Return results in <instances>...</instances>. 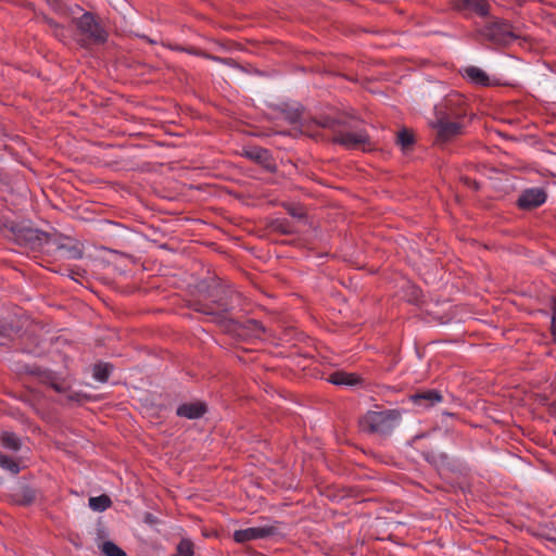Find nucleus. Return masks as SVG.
<instances>
[{
    "label": "nucleus",
    "mask_w": 556,
    "mask_h": 556,
    "mask_svg": "<svg viewBox=\"0 0 556 556\" xmlns=\"http://www.w3.org/2000/svg\"><path fill=\"white\" fill-rule=\"evenodd\" d=\"M17 502L23 505H28L35 500V492L29 488H23L18 494Z\"/></svg>",
    "instance_id": "b1692460"
},
{
    "label": "nucleus",
    "mask_w": 556,
    "mask_h": 556,
    "mask_svg": "<svg viewBox=\"0 0 556 556\" xmlns=\"http://www.w3.org/2000/svg\"><path fill=\"white\" fill-rule=\"evenodd\" d=\"M0 228L8 238L13 239L20 245H25L30 249H40L50 241L48 233L12 220L4 222Z\"/></svg>",
    "instance_id": "7ed1b4c3"
},
{
    "label": "nucleus",
    "mask_w": 556,
    "mask_h": 556,
    "mask_svg": "<svg viewBox=\"0 0 556 556\" xmlns=\"http://www.w3.org/2000/svg\"><path fill=\"white\" fill-rule=\"evenodd\" d=\"M51 388L59 393H65L67 390V388L63 383L56 381L51 382Z\"/></svg>",
    "instance_id": "c756f323"
},
{
    "label": "nucleus",
    "mask_w": 556,
    "mask_h": 556,
    "mask_svg": "<svg viewBox=\"0 0 556 556\" xmlns=\"http://www.w3.org/2000/svg\"><path fill=\"white\" fill-rule=\"evenodd\" d=\"M480 34L488 40L497 45H508L518 38L511 26L504 21L493 20L489 22Z\"/></svg>",
    "instance_id": "423d86ee"
},
{
    "label": "nucleus",
    "mask_w": 556,
    "mask_h": 556,
    "mask_svg": "<svg viewBox=\"0 0 556 556\" xmlns=\"http://www.w3.org/2000/svg\"><path fill=\"white\" fill-rule=\"evenodd\" d=\"M67 252L71 255V257H73V258L80 257V251L78 249H76V248H68Z\"/></svg>",
    "instance_id": "2f4dec72"
},
{
    "label": "nucleus",
    "mask_w": 556,
    "mask_h": 556,
    "mask_svg": "<svg viewBox=\"0 0 556 556\" xmlns=\"http://www.w3.org/2000/svg\"><path fill=\"white\" fill-rule=\"evenodd\" d=\"M546 193L540 188L528 189L521 193L518 204L522 208H534L543 204Z\"/></svg>",
    "instance_id": "f8f14e48"
},
{
    "label": "nucleus",
    "mask_w": 556,
    "mask_h": 556,
    "mask_svg": "<svg viewBox=\"0 0 556 556\" xmlns=\"http://www.w3.org/2000/svg\"><path fill=\"white\" fill-rule=\"evenodd\" d=\"M177 556H192V543L188 540H182L177 546Z\"/></svg>",
    "instance_id": "393cba45"
},
{
    "label": "nucleus",
    "mask_w": 556,
    "mask_h": 556,
    "mask_svg": "<svg viewBox=\"0 0 556 556\" xmlns=\"http://www.w3.org/2000/svg\"><path fill=\"white\" fill-rule=\"evenodd\" d=\"M409 400L418 407L427 409L442 401V394L438 390H424L409 396Z\"/></svg>",
    "instance_id": "9b49d317"
},
{
    "label": "nucleus",
    "mask_w": 556,
    "mask_h": 556,
    "mask_svg": "<svg viewBox=\"0 0 556 556\" xmlns=\"http://www.w3.org/2000/svg\"><path fill=\"white\" fill-rule=\"evenodd\" d=\"M316 123L320 128L332 131V142L341 144L348 149H362L363 151L370 149L369 136L363 131H350V126L345 121L330 117L319 116Z\"/></svg>",
    "instance_id": "f257e3e1"
},
{
    "label": "nucleus",
    "mask_w": 556,
    "mask_h": 556,
    "mask_svg": "<svg viewBox=\"0 0 556 556\" xmlns=\"http://www.w3.org/2000/svg\"><path fill=\"white\" fill-rule=\"evenodd\" d=\"M1 444L12 451H18L21 448L20 439L15 435V433L10 431H3L0 434Z\"/></svg>",
    "instance_id": "a211bd4d"
},
{
    "label": "nucleus",
    "mask_w": 556,
    "mask_h": 556,
    "mask_svg": "<svg viewBox=\"0 0 556 556\" xmlns=\"http://www.w3.org/2000/svg\"><path fill=\"white\" fill-rule=\"evenodd\" d=\"M551 330L556 336V298H552V324Z\"/></svg>",
    "instance_id": "c85d7f7f"
},
{
    "label": "nucleus",
    "mask_w": 556,
    "mask_h": 556,
    "mask_svg": "<svg viewBox=\"0 0 556 556\" xmlns=\"http://www.w3.org/2000/svg\"><path fill=\"white\" fill-rule=\"evenodd\" d=\"M464 182H465L468 187H470V188H472V189H475V190H478V189L480 188L479 182H478V181H476V180H473V179H471V178H468V177L464 178Z\"/></svg>",
    "instance_id": "7c9ffc66"
},
{
    "label": "nucleus",
    "mask_w": 556,
    "mask_h": 556,
    "mask_svg": "<svg viewBox=\"0 0 556 556\" xmlns=\"http://www.w3.org/2000/svg\"><path fill=\"white\" fill-rule=\"evenodd\" d=\"M219 312H215L211 309L208 306H202L201 308H198V311L210 315L213 317V321L223 326L226 330L230 331L233 327H237V325L227 317V311L228 307L224 303H219ZM239 336H247V337H254V338H261L262 334L265 333L266 329L265 327L255 319H249L243 324L238 325Z\"/></svg>",
    "instance_id": "20e7f679"
},
{
    "label": "nucleus",
    "mask_w": 556,
    "mask_h": 556,
    "mask_svg": "<svg viewBox=\"0 0 556 556\" xmlns=\"http://www.w3.org/2000/svg\"><path fill=\"white\" fill-rule=\"evenodd\" d=\"M0 467L14 475L20 472L18 464L15 460L2 454H0Z\"/></svg>",
    "instance_id": "4be33fe9"
},
{
    "label": "nucleus",
    "mask_w": 556,
    "mask_h": 556,
    "mask_svg": "<svg viewBox=\"0 0 556 556\" xmlns=\"http://www.w3.org/2000/svg\"><path fill=\"white\" fill-rule=\"evenodd\" d=\"M402 413L399 409L368 410L359 419L363 431L382 437L390 435L399 426Z\"/></svg>",
    "instance_id": "f03ea898"
},
{
    "label": "nucleus",
    "mask_w": 556,
    "mask_h": 556,
    "mask_svg": "<svg viewBox=\"0 0 556 556\" xmlns=\"http://www.w3.org/2000/svg\"><path fill=\"white\" fill-rule=\"evenodd\" d=\"M205 405L202 403H187L177 408V415L189 419H195L203 416Z\"/></svg>",
    "instance_id": "ddd939ff"
},
{
    "label": "nucleus",
    "mask_w": 556,
    "mask_h": 556,
    "mask_svg": "<svg viewBox=\"0 0 556 556\" xmlns=\"http://www.w3.org/2000/svg\"><path fill=\"white\" fill-rule=\"evenodd\" d=\"M50 4L56 3L58 0H47Z\"/></svg>",
    "instance_id": "f704fd0d"
},
{
    "label": "nucleus",
    "mask_w": 556,
    "mask_h": 556,
    "mask_svg": "<svg viewBox=\"0 0 556 556\" xmlns=\"http://www.w3.org/2000/svg\"><path fill=\"white\" fill-rule=\"evenodd\" d=\"M441 112L447 121H458L466 115V110L462 106V99L458 96L446 97L434 106L435 119H440Z\"/></svg>",
    "instance_id": "1a4fd4ad"
},
{
    "label": "nucleus",
    "mask_w": 556,
    "mask_h": 556,
    "mask_svg": "<svg viewBox=\"0 0 556 556\" xmlns=\"http://www.w3.org/2000/svg\"><path fill=\"white\" fill-rule=\"evenodd\" d=\"M112 505L111 498L103 494L89 498V507L94 511H104Z\"/></svg>",
    "instance_id": "6ab92c4d"
},
{
    "label": "nucleus",
    "mask_w": 556,
    "mask_h": 556,
    "mask_svg": "<svg viewBox=\"0 0 556 556\" xmlns=\"http://www.w3.org/2000/svg\"><path fill=\"white\" fill-rule=\"evenodd\" d=\"M190 53H194V54H198V55H202L206 59H210V60H213V61H216V62H222V63H225V64H232L233 61L230 60V59H222V58H218V56H214V55H211V54H207V53H200V52H195V51H191V50H188Z\"/></svg>",
    "instance_id": "cd10ccee"
},
{
    "label": "nucleus",
    "mask_w": 556,
    "mask_h": 556,
    "mask_svg": "<svg viewBox=\"0 0 556 556\" xmlns=\"http://www.w3.org/2000/svg\"><path fill=\"white\" fill-rule=\"evenodd\" d=\"M443 113H440V119L430 122L431 127L435 130V144L443 146L462 134L463 125L458 121L445 119Z\"/></svg>",
    "instance_id": "6e6552de"
},
{
    "label": "nucleus",
    "mask_w": 556,
    "mask_h": 556,
    "mask_svg": "<svg viewBox=\"0 0 556 556\" xmlns=\"http://www.w3.org/2000/svg\"><path fill=\"white\" fill-rule=\"evenodd\" d=\"M457 5L462 9H469L480 15L488 14V5L484 0H456Z\"/></svg>",
    "instance_id": "f3484780"
},
{
    "label": "nucleus",
    "mask_w": 556,
    "mask_h": 556,
    "mask_svg": "<svg viewBox=\"0 0 556 556\" xmlns=\"http://www.w3.org/2000/svg\"><path fill=\"white\" fill-rule=\"evenodd\" d=\"M464 75L478 85L488 86L490 84L488 75L479 67L468 66L464 70Z\"/></svg>",
    "instance_id": "2eb2a0df"
},
{
    "label": "nucleus",
    "mask_w": 556,
    "mask_h": 556,
    "mask_svg": "<svg viewBox=\"0 0 556 556\" xmlns=\"http://www.w3.org/2000/svg\"><path fill=\"white\" fill-rule=\"evenodd\" d=\"M278 533V528L274 525L251 527L237 530L233 533V540L237 543H245L253 540L268 539Z\"/></svg>",
    "instance_id": "9d476101"
},
{
    "label": "nucleus",
    "mask_w": 556,
    "mask_h": 556,
    "mask_svg": "<svg viewBox=\"0 0 556 556\" xmlns=\"http://www.w3.org/2000/svg\"><path fill=\"white\" fill-rule=\"evenodd\" d=\"M397 143L402 149L409 148L414 143L413 135L407 129H403L397 134Z\"/></svg>",
    "instance_id": "5701e85b"
},
{
    "label": "nucleus",
    "mask_w": 556,
    "mask_h": 556,
    "mask_svg": "<svg viewBox=\"0 0 556 556\" xmlns=\"http://www.w3.org/2000/svg\"><path fill=\"white\" fill-rule=\"evenodd\" d=\"M144 521L150 525H154L156 522V518L152 514H146Z\"/></svg>",
    "instance_id": "473e14b6"
},
{
    "label": "nucleus",
    "mask_w": 556,
    "mask_h": 556,
    "mask_svg": "<svg viewBox=\"0 0 556 556\" xmlns=\"http://www.w3.org/2000/svg\"><path fill=\"white\" fill-rule=\"evenodd\" d=\"M271 228L281 233H291L292 229L287 220L276 219L271 224Z\"/></svg>",
    "instance_id": "a878e982"
},
{
    "label": "nucleus",
    "mask_w": 556,
    "mask_h": 556,
    "mask_svg": "<svg viewBox=\"0 0 556 556\" xmlns=\"http://www.w3.org/2000/svg\"><path fill=\"white\" fill-rule=\"evenodd\" d=\"M112 370L113 366L109 363L98 364L93 368V377L100 382H106Z\"/></svg>",
    "instance_id": "aec40b11"
},
{
    "label": "nucleus",
    "mask_w": 556,
    "mask_h": 556,
    "mask_svg": "<svg viewBox=\"0 0 556 556\" xmlns=\"http://www.w3.org/2000/svg\"><path fill=\"white\" fill-rule=\"evenodd\" d=\"M328 381L336 386H356L361 379L354 374L334 371L329 376Z\"/></svg>",
    "instance_id": "4468645a"
},
{
    "label": "nucleus",
    "mask_w": 556,
    "mask_h": 556,
    "mask_svg": "<svg viewBox=\"0 0 556 556\" xmlns=\"http://www.w3.org/2000/svg\"><path fill=\"white\" fill-rule=\"evenodd\" d=\"M101 551L106 556H127L126 553L111 541L101 545Z\"/></svg>",
    "instance_id": "412c9836"
},
{
    "label": "nucleus",
    "mask_w": 556,
    "mask_h": 556,
    "mask_svg": "<svg viewBox=\"0 0 556 556\" xmlns=\"http://www.w3.org/2000/svg\"><path fill=\"white\" fill-rule=\"evenodd\" d=\"M244 156L263 165H266L270 160L268 150L260 147L247 149L244 151Z\"/></svg>",
    "instance_id": "dca6fc26"
},
{
    "label": "nucleus",
    "mask_w": 556,
    "mask_h": 556,
    "mask_svg": "<svg viewBox=\"0 0 556 556\" xmlns=\"http://www.w3.org/2000/svg\"><path fill=\"white\" fill-rule=\"evenodd\" d=\"M280 112L290 124H296L302 134H305L315 139L323 138L321 134L317 130V128H320L316 123V119L319 117L312 119L303 118V109L301 105L283 104L280 109Z\"/></svg>",
    "instance_id": "39448f33"
},
{
    "label": "nucleus",
    "mask_w": 556,
    "mask_h": 556,
    "mask_svg": "<svg viewBox=\"0 0 556 556\" xmlns=\"http://www.w3.org/2000/svg\"><path fill=\"white\" fill-rule=\"evenodd\" d=\"M445 415L451 416V417L454 416L453 413H445Z\"/></svg>",
    "instance_id": "c9c22d12"
},
{
    "label": "nucleus",
    "mask_w": 556,
    "mask_h": 556,
    "mask_svg": "<svg viewBox=\"0 0 556 556\" xmlns=\"http://www.w3.org/2000/svg\"><path fill=\"white\" fill-rule=\"evenodd\" d=\"M287 211H288V213L291 216H293L296 219H304L305 218V212H304V208L302 206L288 205L287 206Z\"/></svg>",
    "instance_id": "bb28decb"
},
{
    "label": "nucleus",
    "mask_w": 556,
    "mask_h": 556,
    "mask_svg": "<svg viewBox=\"0 0 556 556\" xmlns=\"http://www.w3.org/2000/svg\"><path fill=\"white\" fill-rule=\"evenodd\" d=\"M68 400L70 401H76L77 400V394H68Z\"/></svg>",
    "instance_id": "72a5a7b5"
},
{
    "label": "nucleus",
    "mask_w": 556,
    "mask_h": 556,
    "mask_svg": "<svg viewBox=\"0 0 556 556\" xmlns=\"http://www.w3.org/2000/svg\"><path fill=\"white\" fill-rule=\"evenodd\" d=\"M75 23L78 30L88 42L99 45L106 41V31L91 13H84L80 17L76 18Z\"/></svg>",
    "instance_id": "0eeeda50"
}]
</instances>
